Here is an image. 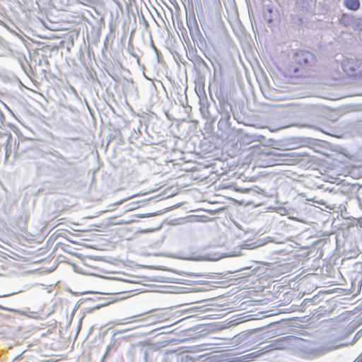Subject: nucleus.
<instances>
[{
    "instance_id": "nucleus-13",
    "label": "nucleus",
    "mask_w": 362,
    "mask_h": 362,
    "mask_svg": "<svg viewBox=\"0 0 362 362\" xmlns=\"http://www.w3.org/2000/svg\"><path fill=\"white\" fill-rule=\"evenodd\" d=\"M298 182H300V181H299V180H296V185ZM301 187H302V183H300V185L299 192H302L300 191V188H301ZM308 192H309V189H307V192H305V193H307V196H308V197H311V196L308 195Z\"/></svg>"
},
{
    "instance_id": "nucleus-4",
    "label": "nucleus",
    "mask_w": 362,
    "mask_h": 362,
    "mask_svg": "<svg viewBox=\"0 0 362 362\" xmlns=\"http://www.w3.org/2000/svg\"><path fill=\"white\" fill-rule=\"evenodd\" d=\"M305 278H301L298 281V288L297 291H299V293L298 294V296L296 297V311L298 310L299 312H303V308L305 306L310 305L314 304L316 300H317V298L315 296L313 297H306L304 298V300L300 303V305H298L296 301L300 300L304 296H305V293L303 292L301 294V291H300V286L304 284L305 281Z\"/></svg>"
},
{
    "instance_id": "nucleus-5",
    "label": "nucleus",
    "mask_w": 362,
    "mask_h": 362,
    "mask_svg": "<svg viewBox=\"0 0 362 362\" xmlns=\"http://www.w3.org/2000/svg\"><path fill=\"white\" fill-rule=\"evenodd\" d=\"M314 55L306 50L296 52V64L305 66H310L315 63Z\"/></svg>"
},
{
    "instance_id": "nucleus-6",
    "label": "nucleus",
    "mask_w": 362,
    "mask_h": 362,
    "mask_svg": "<svg viewBox=\"0 0 362 362\" xmlns=\"http://www.w3.org/2000/svg\"><path fill=\"white\" fill-rule=\"evenodd\" d=\"M354 18L351 14L344 13L339 18V23L344 26H353Z\"/></svg>"
},
{
    "instance_id": "nucleus-19",
    "label": "nucleus",
    "mask_w": 362,
    "mask_h": 362,
    "mask_svg": "<svg viewBox=\"0 0 362 362\" xmlns=\"http://www.w3.org/2000/svg\"><path fill=\"white\" fill-rule=\"evenodd\" d=\"M4 296H5L4 295L0 296V297H4Z\"/></svg>"
},
{
    "instance_id": "nucleus-8",
    "label": "nucleus",
    "mask_w": 362,
    "mask_h": 362,
    "mask_svg": "<svg viewBox=\"0 0 362 362\" xmlns=\"http://www.w3.org/2000/svg\"><path fill=\"white\" fill-rule=\"evenodd\" d=\"M274 156V155L272 154V153H268V154L265 155L264 156L265 158L264 160V163L262 164V165L264 167H267V166H273V165L280 164L279 162L280 160L274 159L273 158Z\"/></svg>"
},
{
    "instance_id": "nucleus-15",
    "label": "nucleus",
    "mask_w": 362,
    "mask_h": 362,
    "mask_svg": "<svg viewBox=\"0 0 362 362\" xmlns=\"http://www.w3.org/2000/svg\"><path fill=\"white\" fill-rule=\"evenodd\" d=\"M295 126L296 127H304L305 125L304 124H300L299 123L296 122Z\"/></svg>"
},
{
    "instance_id": "nucleus-10",
    "label": "nucleus",
    "mask_w": 362,
    "mask_h": 362,
    "mask_svg": "<svg viewBox=\"0 0 362 362\" xmlns=\"http://www.w3.org/2000/svg\"><path fill=\"white\" fill-rule=\"evenodd\" d=\"M355 30H362V18H354L352 26Z\"/></svg>"
},
{
    "instance_id": "nucleus-16",
    "label": "nucleus",
    "mask_w": 362,
    "mask_h": 362,
    "mask_svg": "<svg viewBox=\"0 0 362 362\" xmlns=\"http://www.w3.org/2000/svg\"><path fill=\"white\" fill-rule=\"evenodd\" d=\"M296 96H299L300 98L304 97V95H303L301 93H296Z\"/></svg>"
},
{
    "instance_id": "nucleus-1",
    "label": "nucleus",
    "mask_w": 362,
    "mask_h": 362,
    "mask_svg": "<svg viewBox=\"0 0 362 362\" xmlns=\"http://www.w3.org/2000/svg\"><path fill=\"white\" fill-rule=\"evenodd\" d=\"M300 182L296 185V229H300L299 225H303L302 227V233H298L296 237V268L300 267L301 269L307 267L306 261L304 259L310 254V247L314 245L315 240L313 236V231L309 226L313 223V211L316 206L303 201L310 202L312 197L307 196V193L299 192Z\"/></svg>"
},
{
    "instance_id": "nucleus-14",
    "label": "nucleus",
    "mask_w": 362,
    "mask_h": 362,
    "mask_svg": "<svg viewBox=\"0 0 362 362\" xmlns=\"http://www.w3.org/2000/svg\"><path fill=\"white\" fill-rule=\"evenodd\" d=\"M295 106H296V114L298 112V110L299 108L301 106V104L300 103H296L295 104Z\"/></svg>"
},
{
    "instance_id": "nucleus-11",
    "label": "nucleus",
    "mask_w": 362,
    "mask_h": 362,
    "mask_svg": "<svg viewBox=\"0 0 362 362\" xmlns=\"http://www.w3.org/2000/svg\"><path fill=\"white\" fill-rule=\"evenodd\" d=\"M302 156H308V153L305 152L296 151V165L300 163V159L298 158V157Z\"/></svg>"
},
{
    "instance_id": "nucleus-17",
    "label": "nucleus",
    "mask_w": 362,
    "mask_h": 362,
    "mask_svg": "<svg viewBox=\"0 0 362 362\" xmlns=\"http://www.w3.org/2000/svg\"><path fill=\"white\" fill-rule=\"evenodd\" d=\"M288 98H280V100H286V99H288Z\"/></svg>"
},
{
    "instance_id": "nucleus-7",
    "label": "nucleus",
    "mask_w": 362,
    "mask_h": 362,
    "mask_svg": "<svg viewBox=\"0 0 362 362\" xmlns=\"http://www.w3.org/2000/svg\"><path fill=\"white\" fill-rule=\"evenodd\" d=\"M359 0H344V6L351 11H357L360 8Z\"/></svg>"
},
{
    "instance_id": "nucleus-2",
    "label": "nucleus",
    "mask_w": 362,
    "mask_h": 362,
    "mask_svg": "<svg viewBox=\"0 0 362 362\" xmlns=\"http://www.w3.org/2000/svg\"><path fill=\"white\" fill-rule=\"evenodd\" d=\"M310 318L308 316H296V356L303 358L313 359L323 356L335 349L353 344L359 332H357L354 340L350 343H342L341 341L344 337L341 338H336L329 336L322 340V342L318 346L314 347L313 343L306 339H303L302 336L306 334L300 329L304 327L301 323L307 322Z\"/></svg>"
},
{
    "instance_id": "nucleus-12",
    "label": "nucleus",
    "mask_w": 362,
    "mask_h": 362,
    "mask_svg": "<svg viewBox=\"0 0 362 362\" xmlns=\"http://www.w3.org/2000/svg\"><path fill=\"white\" fill-rule=\"evenodd\" d=\"M78 2L85 6H90L92 4V0H78Z\"/></svg>"
},
{
    "instance_id": "nucleus-9",
    "label": "nucleus",
    "mask_w": 362,
    "mask_h": 362,
    "mask_svg": "<svg viewBox=\"0 0 362 362\" xmlns=\"http://www.w3.org/2000/svg\"><path fill=\"white\" fill-rule=\"evenodd\" d=\"M296 150L299 148L301 146H307L310 144V140L308 139H302L300 137H296Z\"/></svg>"
},
{
    "instance_id": "nucleus-3",
    "label": "nucleus",
    "mask_w": 362,
    "mask_h": 362,
    "mask_svg": "<svg viewBox=\"0 0 362 362\" xmlns=\"http://www.w3.org/2000/svg\"><path fill=\"white\" fill-rule=\"evenodd\" d=\"M343 71L349 76H356L362 74V60L355 57H349L341 62Z\"/></svg>"
},
{
    "instance_id": "nucleus-18",
    "label": "nucleus",
    "mask_w": 362,
    "mask_h": 362,
    "mask_svg": "<svg viewBox=\"0 0 362 362\" xmlns=\"http://www.w3.org/2000/svg\"><path fill=\"white\" fill-rule=\"evenodd\" d=\"M354 362H361V361H356L355 360Z\"/></svg>"
}]
</instances>
